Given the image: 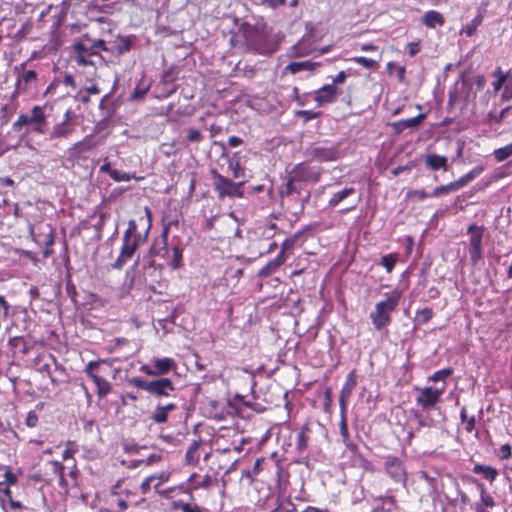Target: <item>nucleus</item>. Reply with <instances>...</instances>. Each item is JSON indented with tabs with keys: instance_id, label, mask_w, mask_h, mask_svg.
<instances>
[{
	"instance_id": "obj_1",
	"label": "nucleus",
	"mask_w": 512,
	"mask_h": 512,
	"mask_svg": "<svg viewBox=\"0 0 512 512\" xmlns=\"http://www.w3.org/2000/svg\"><path fill=\"white\" fill-rule=\"evenodd\" d=\"M77 127V117L71 108L60 116L55 107L46 102L34 105L29 113H20L12 124L15 132L30 140L34 136H47L50 141L69 139Z\"/></svg>"
},
{
	"instance_id": "obj_2",
	"label": "nucleus",
	"mask_w": 512,
	"mask_h": 512,
	"mask_svg": "<svg viewBox=\"0 0 512 512\" xmlns=\"http://www.w3.org/2000/svg\"><path fill=\"white\" fill-rule=\"evenodd\" d=\"M138 221H128L127 229L123 233L120 253L112 264L114 269H122L132 259L137 249L143 246L149 237L152 228L153 215L149 207L139 211Z\"/></svg>"
},
{
	"instance_id": "obj_3",
	"label": "nucleus",
	"mask_w": 512,
	"mask_h": 512,
	"mask_svg": "<svg viewBox=\"0 0 512 512\" xmlns=\"http://www.w3.org/2000/svg\"><path fill=\"white\" fill-rule=\"evenodd\" d=\"M232 48L255 54L269 55L277 51L278 44L272 40L264 27L242 23L229 39Z\"/></svg>"
},
{
	"instance_id": "obj_4",
	"label": "nucleus",
	"mask_w": 512,
	"mask_h": 512,
	"mask_svg": "<svg viewBox=\"0 0 512 512\" xmlns=\"http://www.w3.org/2000/svg\"><path fill=\"white\" fill-rule=\"evenodd\" d=\"M101 51H108L103 39L93 42L89 39H81L72 45L71 59L78 66L97 68L105 64V58L101 55Z\"/></svg>"
},
{
	"instance_id": "obj_5",
	"label": "nucleus",
	"mask_w": 512,
	"mask_h": 512,
	"mask_svg": "<svg viewBox=\"0 0 512 512\" xmlns=\"http://www.w3.org/2000/svg\"><path fill=\"white\" fill-rule=\"evenodd\" d=\"M183 252L184 246L180 242L172 244V246L169 247L168 243L155 240L147 253L149 267H155L156 262L154 258L160 257L167 260V265L172 270H178L183 266Z\"/></svg>"
},
{
	"instance_id": "obj_6",
	"label": "nucleus",
	"mask_w": 512,
	"mask_h": 512,
	"mask_svg": "<svg viewBox=\"0 0 512 512\" xmlns=\"http://www.w3.org/2000/svg\"><path fill=\"white\" fill-rule=\"evenodd\" d=\"M129 383L138 389L146 391L151 396L157 398H168L174 395L176 388L169 378H157L147 380L141 377H133L129 379Z\"/></svg>"
},
{
	"instance_id": "obj_7",
	"label": "nucleus",
	"mask_w": 512,
	"mask_h": 512,
	"mask_svg": "<svg viewBox=\"0 0 512 512\" xmlns=\"http://www.w3.org/2000/svg\"><path fill=\"white\" fill-rule=\"evenodd\" d=\"M401 292L395 290L385 300L378 302L370 318L376 330H381L391 322L390 313L393 312L400 301Z\"/></svg>"
},
{
	"instance_id": "obj_8",
	"label": "nucleus",
	"mask_w": 512,
	"mask_h": 512,
	"mask_svg": "<svg viewBox=\"0 0 512 512\" xmlns=\"http://www.w3.org/2000/svg\"><path fill=\"white\" fill-rule=\"evenodd\" d=\"M210 173L213 179L214 190L219 198H242L244 196L243 186L246 180L234 182L220 174L216 169H212Z\"/></svg>"
},
{
	"instance_id": "obj_9",
	"label": "nucleus",
	"mask_w": 512,
	"mask_h": 512,
	"mask_svg": "<svg viewBox=\"0 0 512 512\" xmlns=\"http://www.w3.org/2000/svg\"><path fill=\"white\" fill-rule=\"evenodd\" d=\"M105 362V359L89 361L83 370L86 376L95 384L99 399L105 398L112 390L111 383L98 373L100 364Z\"/></svg>"
},
{
	"instance_id": "obj_10",
	"label": "nucleus",
	"mask_w": 512,
	"mask_h": 512,
	"mask_svg": "<svg viewBox=\"0 0 512 512\" xmlns=\"http://www.w3.org/2000/svg\"><path fill=\"white\" fill-rule=\"evenodd\" d=\"M24 66L25 64H21L20 67H15V71L18 72V75L12 98H17L19 95L25 94L37 87L38 73L35 70H25Z\"/></svg>"
},
{
	"instance_id": "obj_11",
	"label": "nucleus",
	"mask_w": 512,
	"mask_h": 512,
	"mask_svg": "<svg viewBox=\"0 0 512 512\" xmlns=\"http://www.w3.org/2000/svg\"><path fill=\"white\" fill-rule=\"evenodd\" d=\"M36 369L39 373L49 377L52 384H58L59 380L53 376V372H60L66 375L65 367L58 363L56 357L51 353H43L35 358Z\"/></svg>"
},
{
	"instance_id": "obj_12",
	"label": "nucleus",
	"mask_w": 512,
	"mask_h": 512,
	"mask_svg": "<svg viewBox=\"0 0 512 512\" xmlns=\"http://www.w3.org/2000/svg\"><path fill=\"white\" fill-rule=\"evenodd\" d=\"M484 171V166H476L471 171H469L464 176L460 177L457 181L451 182L447 185H442L436 187L430 196L432 197H438L444 194H448L451 191H457L464 186H466L468 183H470L472 180H474L477 176H479Z\"/></svg>"
},
{
	"instance_id": "obj_13",
	"label": "nucleus",
	"mask_w": 512,
	"mask_h": 512,
	"mask_svg": "<svg viewBox=\"0 0 512 512\" xmlns=\"http://www.w3.org/2000/svg\"><path fill=\"white\" fill-rule=\"evenodd\" d=\"M467 233L471 234L469 240V254L473 265H476L482 259V238L483 228L476 224H471Z\"/></svg>"
},
{
	"instance_id": "obj_14",
	"label": "nucleus",
	"mask_w": 512,
	"mask_h": 512,
	"mask_svg": "<svg viewBox=\"0 0 512 512\" xmlns=\"http://www.w3.org/2000/svg\"><path fill=\"white\" fill-rule=\"evenodd\" d=\"M176 367V363L172 358L164 357L153 360V366L143 364L140 371L147 376L166 375Z\"/></svg>"
},
{
	"instance_id": "obj_15",
	"label": "nucleus",
	"mask_w": 512,
	"mask_h": 512,
	"mask_svg": "<svg viewBox=\"0 0 512 512\" xmlns=\"http://www.w3.org/2000/svg\"><path fill=\"white\" fill-rule=\"evenodd\" d=\"M274 463V473L276 476V484L279 488V494H284L286 487L288 485V462L286 458H275L273 459Z\"/></svg>"
},
{
	"instance_id": "obj_16",
	"label": "nucleus",
	"mask_w": 512,
	"mask_h": 512,
	"mask_svg": "<svg viewBox=\"0 0 512 512\" xmlns=\"http://www.w3.org/2000/svg\"><path fill=\"white\" fill-rule=\"evenodd\" d=\"M442 392L443 390L435 389L432 387L419 389V395L416 401L424 409H429L440 401Z\"/></svg>"
},
{
	"instance_id": "obj_17",
	"label": "nucleus",
	"mask_w": 512,
	"mask_h": 512,
	"mask_svg": "<svg viewBox=\"0 0 512 512\" xmlns=\"http://www.w3.org/2000/svg\"><path fill=\"white\" fill-rule=\"evenodd\" d=\"M385 468L388 475L397 482H405L406 472L403 462L394 456H388L385 460Z\"/></svg>"
},
{
	"instance_id": "obj_18",
	"label": "nucleus",
	"mask_w": 512,
	"mask_h": 512,
	"mask_svg": "<svg viewBox=\"0 0 512 512\" xmlns=\"http://www.w3.org/2000/svg\"><path fill=\"white\" fill-rule=\"evenodd\" d=\"M317 42V37L314 34L313 30L310 29L298 42L293 46V55L301 56L307 55L314 51V44Z\"/></svg>"
},
{
	"instance_id": "obj_19",
	"label": "nucleus",
	"mask_w": 512,
	"mask_h": 512,
	"mask_svg": "<svg viewBox=\"0 0 512 512\" xmlns=\"http://www.w3.org/2000/svg\"><path fill=\"white\" fill-rule=\"evenodd\" d=\"M340 94L341 90L338 87L334 84H327L316 90L314 100L319 106H322L327 103L335 102Z\"/></svg>"
},
{
	"instance_id": "obj_20",
	"label": "nucleus",
	"mask_w": 512,
	"mask_h": 512,
	"mask_svg": "<svg viewBox=\"0 0 512 512\" xmlns=\"http://www.w3.org/2000/svg\"><path fill=\"white\" fill-rule=\"evenodd\" d=\"M120 481L117 482L111 489L110 495L107 499V503L110 507L111 512H124L128 509V501L119 492Z\"/></svg>"
},
{
	"instance_id": "obj_21",
	"label": "nucleus",
	"mask_w": 512,
	"mask_h": 512,
	"mask_svg": "<svg viewBox=\"0 0 512 512\" xmlns=\"http://www.w3.org/2000/svg\"><path fill=\"white\" fill-rule=\"evenodd\" d=\"M176 409L177 404L174 402L157 404L149 418L156 424H164L168 421V414Z\"/></svg>"
},
{
	"instance_id": "obj_22",
	"label": "nucleus",
	"mask_w": 512,
	"mask_h": 512,
	"mask_svg": "<svg viewBox=\"0 0 512 512\" xmlns=\"http://www.w3.org/2000/svg\"><path fill=\"white\" fill-rule=\"evenodd\" d=\"M215 145H218L222 148V156L226 157L228 160V169L231 172L233 178L238 179L241 177H245V168L241 165L239 159H235L232 157H229L226 152L225 144L222 142H214Z\"/></svg>"
},
{
	"instance_id": "obj_23",
	"label": "nucleus",
	"mask_w": 512,
	"mask_h": 512,
	"mask_svg": "<svg viewBox=\"0 0 512 512\" xmlns=\"http://www.w3.org/2000/svg\"><path fill=\"white\" fill-rule=\"evenodd\" d=\"M91 148V139L89 136H86L83 140L74 143L68 148V158L71 160H77L82 156V154L86 153Z\"/></svg>"
},
{
	"instance_id": "obj_24",
	"label": "nucleus",
	"mask_w": 512,
	"mask_h": 512,
	"mask_svg": "<svg viewBox=\"0 0 512 512\" xmlns=\"http://www.w3.org/2000/svg\"><path fill=\"white\" fill-rule=\"evenodd\" d=\"M44 234L43 245L45 247L43 251V257L48 258L54 253L52 246L55 242V228L51 224H44L41 226Z\"/></svg>"
},
{
	"instance_id": "obj_25",
	"label": "nucleus",
	"mask_w": 512,
	"mask_h": 512,
	"mask_svg": "<svg viewBox=\"0 0 512 512\" xmlns=\"http://www.w3.org/2000/svg\"><path fill=\"white\" fill-rule=\"evenodd\" d=\"M237 401V410L238 413L241 414L243 417H250L251 414L247 413L245 414L246 409H250L253 412L261 413L265 410V407L257 402L251 401V400H245L243 396L236 395L235 397Z\"/></svg>"
},
{
	"instance_id": "obj_26",
	"label": "nucleus",
	"mask_w": 512,
	"mask_h": 512,
	"mask_svg": "<svg viewBox=\"0 0 512 512\" xmlns=\"http://www.w3.org/2000/svg\"><path fill=\"white\" fill-rule=\"evenodd\" d=\"M425 118L424 114H419L416 117L403 119L392 124L396 133H401L405 129H415L420 126Z\"/></svg>"
},
{
	"instance_id": "obj_27",
	"label": "nucleus",
	"mask_w": 512,
	"mask_h": 512,
	"mask_svg": "<svg viewBox=\"0 0 512 512\" xmlns=\"http://www.w3.org/2000/svg\"><path fill=\"white\" fill-rule=\"evenodd\" d=\"M289 301L293 303L292 306H290V316L294 317V325L295 330L300 324L301 321V314L303 313L304 309L302 307V300L298 295H294L292 289L290 288V298Z\"/></svg>"
},
{
	"instance_id": "obj_28",
	"label": "nucleus",
	"mask_w": 512,
	"mask_h": 512,
	"mask_svg": "<svg viewBox=\"0 0 512 512\" xmlns=\"http://www.w3.org/2000/svg\"><path fill=\"white\" fill-rule=\"evenodd\" d=\"M447 157L437 155V154H427L425 157V165L428 169L432 171H437L439 169H443L444 171L448 170L447 165Z\"/></svg>"
},
{
	"instance_id": "obj_29",
	"label": "nucleus",
	"mask_w": 512,
	"mask_h": 512,
	"mask_svg": "<svg viewBox=\"0 0 512 512\" xmlns=\"http://www.w3.org/2000/svg\"><path fill=\"white\" fill-rule=\"evenodd\" d=\"M422 22L428 28H435L437 25L442 26L445 20L440 12L430 10L423 15Z\"/></svg>"
},
{
	"instance_id": "obj_30",
	"label": "nucleus",
	"mask_w": 512,
	"mask_h": 512,
	"mask_svg": "<svg viewBox=\"0 0 512 512\" xmlns=\"http://www.w3.org/2000/svg\"><path fill=\"white\" fill-rule=\"evenodd\" d=\"M200 445H201L200 440H194L190 444V446L187 449L186 454H185L186 465L193 466V467L198 465L199 459H200L198 450H199Z\"/></svg>"
},
{
	"instance_id": "obj_31",
	"label": "nucleus",
	"mask_w": 512,
	"mask_h": 512,
	"mask_svg": "<svg viewBox=\"0 0 512 512\" xmlns=\"http://www.w3.org/2000/svg\"><path fill=\"white\" fill-rule=\"evenodd\" d=\"M47 465L51 472L58 478L59 485L64 487L68 486L64 477V466L59 461H49Z\"/></svg>"
},
{
	"instance_id": "obj_32",
	"label": "nucleus",
	"mask_w": 512,
	"mask_h": 512,
	"mask_svg": "<svg viewBox=\"0 0 512 512\" xmlns=\"http://www.w3.org/2000/svg\"><path fill=\"white\" fill-rule=\"evenodd\" d=\"M198 477L197 473H192L188 479V481L193 482L192 489L198 490V489H208L213 485V478L206 474L201 481L194 482L195 478Z\"/></svg>"
},
{
	"instance_id": "obj_33",
	"label": "nucleus",
	"mask_w": 512,
	"mask_h": 512,
	"mask_svg": "<svg viewBox=\"0 0 512 512\" xmlns=\"http://www.w3.org/2000/svg\"><path fill=\"white\" fill-rule=\"evenodd\" d=\"M473 472L475 474H481L485 479L489 480L490 482H492L498 474L495 468L481 464H476L473 468Z\"/></svg>"
},
{
	"instance_id": "obj_34",
	"label": "nucleus",
	"mask_w": 512,
	"mask_h": 512,
	"mask_svg": "<svg viewBox=\"0 0 512 512\" xmlns=\"http://www.w3.org/2000/svg\"><path fill=\"white\" fill-rule=\"evenodd\" d=\"M281 258L282 254L278 255L275 259L269 261L264 267L260 269L258 275L261 277H266L274 273L282 264Z\"/></svg>"
},
{
	"instance_id": "obj_35",
	"label": "nucleus",
	"mask_w": 512,
	"mask_h": 512,
	"mask_svg": "<svg viewBox=\"0 0 512 512\" xmlns=\"http://www.w3.org/2000/svg\"><path fill=\"white\" fill-rule=\"evenodd\" d=\"M151 476H154L155 477V482H154V489L156 490V492L161 495V496H166V494L168 492H172L173 491V488H170L168 490H159V486L165 482H167L169 480V477H170V474L169 473H166V472H160V473H155V474H152Z\"/></svg>"
},
{
	"instance_id": "obj_36",
	"label": "nucleus",
	"mask_w": 512,
	"mask_h": 512,
	"mask_svg": "<svg viewBox=\"0 0 512 512\" xmlns=\"http://www.w3.org/2000/svg\"><path fill=\"white\" fill-rule=\"evenodd\" d=\"M354 192H355V189L350 187V188H345L339 192L334 193L329 200V206H331V207L337 206L342 200H344L345 198H347Z\"/></svg>"
},
{
	"instance_id": "obj_37",
	"label": "nucleus",
	"mask_w": 512,
	"mask_h": 512,
	"mask_svg": "<svg viewBox=\"0 0 512 512\" xmlns=\"http://www.w3.org/2000/svg\"><path fill=\"white\" fill-rule=\"evenodd\" d=\"M173 509L181 510L182 512H203L201 507L197 504H191L183 502L182 500H177L172 503Z\"/></svg>"
},
{
	"instance_id": "obj_38",
	"label": "nucleus",
	"mask_w": 512,
	"mask_h": 512,
	"mask_svg": "<svg viewBox=\"0 0 512 512\" xmlns=\"http://www.w3.org/2000/svg\"><path fill=\"white\" fill-rule=\"evenodd\" d=\"M483 21V15L479 13L469 24L466 25L464 29H462V33H465L467 36H473L479 25H481Z\"/></svg>"
},
{
	"instance_id": "obj_39",
	"label": "nucleus",
	"mask_w": 512,
	"mask_h": 512,
	"mask_svg": "<svg viewBox=\"0 0 512 512\" xmlns=\"http://www.w3.org/2000/svg\"><path fill=\"white\" fill-rule=\"evenodd\" d=\"M511 107H506L500 111L499 114L496 112H489L487 115L486 123L492 125L493 123H501L506 117L507 113L510 111Z\"/></svg>"
},
{
	"instance_id": "obj_40",
	"label": "nucleus",
	"mask_w": 512,
	"mask_h": 512,
	"mask_svg": "<svg viewBox=\"0 0 512 512\" xmlns=\"http://www.w3.org/2000/svg\"><path fill=\"white\" fill-rule=\"evenodd\" d=\"M474 482L477 484V487L480 490L481 495V502L482 505L486 508H492L494 507L495 503L493 498L486 492V489L482 483H479L477 480H474Z\"/></svg>"
},
{
	"instance_id": "obj_41",
	"label": "nucleus",
	"mask_w": 512,
	"mask_h": 512,
	"mask_svg": "<svg viewBox=\"0 0 512 512\" xmlns=\"http://www.w3.org/2000/svg\"><path fill=\"white\" fill-rule=\"evenodd\" d=\"M494 157L498 162H502L512 156V143L498 148L494 151Z\"/></svg>"
},
{
	"instance_id": "obj_42",
	"label": "nucleus",
	"mask_w": 512,
	"mask_h": 512,
	"mask_svg": "<svg viewBox=\"0 0 512 512\" xmlns=\"http://www.w3.org/2000/svg\"><path fill=\"white\" fill-rule=\"evenodd\" d=\"M316 64L310 61H301V62H291L290 63V73L295 74L303 69L311 71L313 70Z\"/></svg>"
},
{
	"instance_id": "obj_43",
	"label": "nucleus",
	"mask_w": 512,
	"mask_h": 512,
	"mask_svg": "<svg viewBox=\"0 0 512 512\" xmlns=\"http://www.w3.org/2000/svg\"><path fill=\"white\" fill-rule=\"evenodd\" d=\"M310 232V226H306L305 228L297 231L292 237H290V246L293 244H301L302 242H304Z\"/></svg>"
},
{
	"instance_id": "obj_44",
	"label": "nucleus",
	"mask_w": 512,
	"mask_h": 512,
	"mask_svg": "<svg viewBox=\"0 0 512 512\" xmlns=\"http://www.w3.org/2000/svg\"><path fill=\"white\" fill-rule=\"evenodd\" d=\"M204 139L203 134L196 128L190 127L187 130L186 140L189 143H200Z\"/></svg>"
},
{
	"instance_id": "obj_45",
	"label": "nucleus",
	"mask_w": 512,
	"mask_h": 512,
	"mask_svg": "<svg viewBox=\"0 0 512 512\" xmlns=\"http://www.w3.org/2000/svg\"><path fill=\"white\" fill-rule=\"evenodd\" d=\"M355 386H356L355 374H354V372H351L348 375L347 381L344 384V386L342 387L340 393L344 394V396H350L352 393V390L354 389Z\"/></svg>"
},
{
	"instance_id": "obj_46",
	"label": "nucleus",
	"mask_w": 512,
	"mask_h": 512,
	"mask_svg": "<svg viewBox=\"0 0 512 512\" xmlns=\"http://www.w3.org/2000/svg\"><path fill=\"white\" fill-rule=\"evenodd\" d=\"M340 434H341V436L343 438L344 444L348 448H352L353 445H351L350 440H349V433H348V426H347L346 415H343V417L341 418V421H340Z\"/></svg>"
},
{
	"instance_id": "obj_47",
	"label": "nucleus",
	"mask_w": 512,
	"mask_h": 512,
	"mask_svg": "<svg viewBox=\"0 0 512 512\" xmlns=\"http://www.w3.org/2000/svg\"><path fill=\"white\" fill-rule=\"evenodd\" d=\"M453 373V369L451 368H445L442 370H439L435 372L432 376L429 377L430 381L437 382L440 380H445L447 377H449Z\"/></svg>"
},
{
	"instance_id": "obj_48",
	"label": "nucleus",
	"mask_w": 512,
	"mask_h": 512,
	"mask_svg": "<svg viewBox=\"0 0 512 512\" xmlns=\"http://www.w3.org/2000/svg\"><path fill=\"white\" fill-rule=\"evenodd\" d=\"M460 418L463 423H466V430L471 432L475 427V417L472 416L468 418L466 414V408L463 407L460 412Z\"/></svg>"
},
{
	"instance_id": "obj_49",
	"label": "nucleus",
	"mask_w": 512,
	"mask_h": 512,
	"mask_svg": "<svg viewBox=\"0 0 512 512\" xmlns=\"http://www.w3.org/2000/svg\"><path fill=\"white\" fill-rule=\"evenodd\" d=\"M352 60L358 64L363 65L366 68L376 69L378 67V62L376 60H372L366 57H354Z\"/></svg>"
},
{
	"instance_id": "obj_50",
	"label": "nucleus",
	"mask_w": 512,
	"mask_h": 512,
	"mask_svg": "<svg viewBox=\"0 0 512 512\" xmlns=\"http://www.w3.org/2000/svg\"><path fill=\"white\" fill-rule=\"evenodd\" d=\"M495 76L497 80L493 83V87L495 91H499L504 83L507 81V75H505L500 68L495 72Z\"/></svg>"
},
{
	"instance_id": "obj_51",
	"label": "nucleus",
	"mask_w": 512,
	"mask_h": 512,
	"mask_svg": "<svg viewBox=\"0 0 512 512\" xmlns=\"http://www.w3.org/2000/svg\"><path fill=\"white\" fill-rule=\"evenodd\" d=\"M381 264L390 273L396 264V258L392 254L385 255L381 258Z\"/></svg>"
},
{
	"instance_id": "obj_52",
	"label": "nucleus",
	"mask_w": 512,
	"mask_h": 512,
	"mask_svg": "<svg viewBox=\"0 0 512 512\" xmlns=\"http://www.w3.org/2000/svg\"><path fill=\"white\" fill-rule=\"evenodd\" d=\"M111 178L116 182H121V181H130L133 178V176L129 173L115 169L111 173Z\"/></svg>"
},
{
	"instance_id": "obj_53",
	"label": "nucleus",
	"mask_w": 512,
	"mask_h": 512,
	"mask_svg": "<svg viewBox=\"0 0 512 512\" xmlns=\"http://www.w3.org/2000/svg\"><path fill=\"white\" fill-rule=\"evenodd\" d=\"M8 345L12 348H17L19 346H23L22 352L25 354L27 352L26 349V341L22 336H15L9 339Z\"/></svg>"
},
{
	"instance_id": "obj_54",
	"label": "nucleus",
	"mask_w": 512,
	"mask_h": 512,
	"mask_svg": "<svg viewBox=\"0 0 512 512\" xmlns=\"http://www.w3.org/2000/svg\"><path fill=\"white\" fill-rule=\"evenodd\" d=\"M294 114L295 116L303 117L304 122H307L311 119L317 118L320 115V112H313L311 110H296Z\"/></svg>"
},
{
	"instance_id": "obj_55",
	"label": "nucleus",
	"mask_w": 512,
	"mask_h": 512,
	"mask_svg": "<svg viewBox=\"0 0 512 512\" xmlns=\"http://www.w3.org/2000/svg\"><path fill=\"white\" fill-rule=\"evenodd\" d=\"M8 502L10 508L13 510H19L20 512H34V509L22 505L20 501L14 500L13 497H10V500Z\"/></svg>"
},
{
	"instance_id": "obj_56",
	"label": "nucleus",
	"mask_w": 512,
	"mask_h": 512,
	"mask_svg": "<svg viewBox=\"0 0 512 512\" xmlns=\"http://www.w3.org/2000/svg\"><path fill=\"white\" fill-rule=\"evenodd\" d=\"M39 418L37 413L34 410L28 412L27 417L25 419V424L29 428H34L38 425Z\"/></svg>"
},
{
	"instance_id": "obj_57",
	"label": "nucleus",
	"mask_w": 512,
	"mask_h": 512,
	"mask_svg": "<svg viewBox=\"0 0 512 512\" xmlns=\"http://www.w3.org/2000/svg\"><path fill=\"white\" fill-rule=\"evenodd\" d=\"M154 482H155V477L154 476H148L146 477L141 485H140V490H141V493L143 495L147 494L150 489H151V485L153 484L154 485Z\"/></svg>"
},
{
	"instance_id": "obj_58",
	"label": "nucleus",
	"mask_w": 512,
	"mask_h": 512,
	"mask_svg": "<svg viewBox=\"0 0 512 512\" xmlns=\"http://www.w3.org/2000/svg\"><path fill=\"white\" fill-rule=\"evenodd\" d=\"M503 99H511L512 98V75H507L506 85L504 87V91L502 93Z\"/></svg>"
},
{
	"instance_id": "obj_59",
	"label": "nucleus",
	"mask_w": 512,
	"mask_h": 512,
	"mask_svg": "<svg viewBox=\"0 0 512 512\" xmlns=\"http://www.w3.org/2000/svg\"><path fill=\"white\" fill-rule=\"evenodd\" d=\"M429 195L424 190H411L407 193V198L409 199H417V200H424Z\"/></svg>"
},
{
	"instance_id": "obj_60",
	"label": "nucleus",
	"mask_w": 512,
	"mask_h": 512,
	"mask_svg": "<svg viewBox=\"0 0 512 512\" xmlns=\"http://www.w3.org/2000/svg\"><path fill=\"white\" fill-rule=\"evenodd\" d=\"M332 404V388L327 387L324 391V410L328 412Z\"/></svg>"
},
{
	"instance_id": "obj_61",
	"label": "nucleus",
	"mask_w": 512,
	"mask_h": 512,
	"mask_svg": "<svg viewBox=\"0 0 512 512\" xmlns=\"http://www.w3.org/2000/svg\"><path fill=\"white\" fill-rule=\"evenodd\" d=\"M306 447H307V437H306L305 431H304V430H301V431L298 433V437H297V449H298L299 451H302V450H304Z\"/></svg>"
},
{
	"instance_id": "obj_62",
	"label": "nucleus",
	"mask_w": 512,
	"mask_h": 512,
	"mask_svg": "<svg viewBox=\"0 0 512 512\" xmlns=\"http://www.w3.org/2000/svg\"><path fill=\"white\" fill-rule=\"evenodd\" d=\"M433 316V312L430 308H424L418 311V317L421 319L423 323L428 322Z\"/></svg>"
},
{
	"instance_id": "obj_63",
	"label": "nucleus",
	"mask_w": 512,
	"mask_h": 512,
	"mask_svg": "<svg viewBox=\"0 0 512 512\" xmlns=\"http://www.w3.org/2000/svg\"><path fill=\"white\" fill-rule=\"evenodd\" d=\"M4 478L9 486L15 485L17 483V476L11 470H7L4 473Z\"/></svg>"
},
{
	"instance_id": "obj_64",
	"label": "nucleus",
	"mask_w": 512,
	"mask_h": 512,
	"mask_svg": "<svg viewBox=\"0 0 512 512\" xmlns=\"http://www.w3.org/2000/svg\"><path fill=\"white\" fill-rule=\"evenodd\" d=\"M347 73L345 71H340L332 80V83L331 84H334L336 87L337 85L339 84H342L345 82L346 78H347Z\"/></svg>"
}]
</instances>
